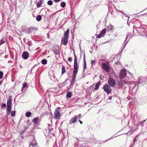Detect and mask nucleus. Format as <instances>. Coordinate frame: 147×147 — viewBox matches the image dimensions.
<instances>
[{
	"instance_id": "obj_1",
	"label": "nucleus",
	"mask_w": 147,
	"mask_h": 147,
	"mask_svg": "<svg viewBox=\"0 0 147 147\" xmlns=\"http://www.w3.org/2000/svg\"><path fill=\"white\" fill-rule=\"evenodd\" d=\"M69 32V29H68L67 30L65 33L64 34V37L61 40V43L62 44L64 45H66L67 44Z\"/></svg>"
},
{
	"instance_id": "obj_2",
	"label": "nucleus",
	"mask_w": 147,
	"mask_h": 147,
	"mask_svg": "<svg viewBox=\"0 0 147 147\" xmlns=\"http://www.w3.org/2000/svg\"><path fill=\"white\" fill-rule=\"evenodd\" d=\"M74 70L73 71V73H77L78 71V69L79 68V66L78 64V60L77 57L75 53L74 54Z\"/></svg>"
},
{
	"instance_id": "obj_3",
	"label": "nucleus",
	"mask_w": 147,
	"mask_h": 147,
	"mask_svg": "<svg viewBox=\"0 0 147 147\" xmlns=\"http://www.w3.org/2000/svg\"><path fill=\"white\" fill-rule=\"evenodd\" d=\"M12 104V100L11 98H9L7 102V115L9 114L11 110V105Z\"/></svg>"
},
{
	"instance_id": "obj_4",
	"label": "nucleus",
	"mask_w": 147,
	"mask_h": 147,
	"mask_svg": "<svg viewBox=\"0 0 147 147\" xmlns=\"http://www.w3.org/2000/svg\"><path fill=\"white\" fill-rule=\"evenodd\" d=\"M60 117V108L58 107L56 109L54 112V118L56 119H59Z\"/></svg>"
},
{
	"instance_id": "obj_5",
	"label": "nucleus",
	"mask_w": 147,
	"mask_h": 147,
	"mask_svg": "<svg viewBox=\"0 0 147 147\" xmlns=\"http://www.w3.org/2000/svg\"><path fill=\"white\" fill-rule=\"evenodd\" d=\"M103 88L104 91L108 94H109L112 91L111 87L107 84H105Z\"/></svg>"
},
{
	"instance_id": "obj_6",
	"label": "nucleus",
	"mask_w": 147,
	"mask_h": 147,
	"mask_svg": "<svg viewBox=\"0 0 147 147\" xmlns=\"http://www.w3.org/2000/svg\"><path fill=\"white\" fill-rule=\"evenodd\" d=\"M126 71L125 69H123L120 72L119 77L121 79H123L126 76Z\"/></svg>"
},
{
	"instance_id": "obj_7",
	"label": "nucleus",
	"mask_w": 147,
	"mask_h": 147,
	"mask_svg": "<svg viewBox=\"0 0 147 147\" xmlns=\"http://www.w3.org/2000/svg\"><path fill=\"white\" fill-rule=\"evenodd\" d=\"M108 83L110 86L113 87L115 85V81L113 79L109 78L108 80Z\"/></svg>"
},
{
	"instance_id": "obj_8",
	"label": "nucleus",
	"mask_w": 147,
	"mask_h": 147,
	"mask_svg": "<svg viewBox=\"0 0 147 147\" xmlns=\"http://www.w3.org/2000/svg\"><path fill=\"white\" fill-rule=\"evenodd\" d=\"M102 68L103 69L107 72H108L110 71L109 67L105 63H103L102 64Z\"/></svg>"
},
{
	"instance_id": "obj_9",
	"label": "nucleus",
	"mask_w": 147,
	"mask_h": 147,
	"mask_svg": "<svg viewBox=\"0 0 147 147\" xmlns=\"http://www.w3.org/2000/svg\"><path fill=\"white\" fill-rule=\"evenodd\" d=\"M77 120V117H74L72 118L71 120L69 121V123L70 124H71L72 123H76Z\"/></svg>"
},
{
	"instance_id": "obj_10",
	"label": "nucleus",
	"mask_w": 147,
	"mask_h": 147,
	"mask_svg": "<svg viewBox=\"0 0 147 147\" xmlns=\"http://www.w3.org/2000/svg\"><path fill=\"white\" fill-rule=\"evenodd\" d=\"M22 57L25 59H27L29 56V54L27 52H24L22 54Z\"/></svg>"
},
{
	"instance_id": "obj_11",
	"label": "nucleus",
	"mask_w": 147,
	"mask_h": 147,
	"mask_svg": "<svg viewBox=\"0 0 147 147\" xmlns=\"http://www.w3.org/2000/svg\"><path fill=\"white\" fill-rule=\"evenodd\" d=\"M29 145L30 146L35 147L36 146V140H33L31 141L30 142Z\"/></svg>"
},
{
	"instance_id": "obj_12",
	"label": "nucleus",
	"mask_w": 147,
	"mask_h": 147,
	"mask_svg": "<svg viewBox=\"0 0 147 147\" xmlns=\"http://www.w3.org/2000/svg\"><path fill=\"white\" fill-rule=\"evenodd\" d=\"M39 120V118L38 117H35L32 120V121L34 122L35 125L36 124L38 123V121Z\"/></svg>"
},
{
	"instance_id": "obj_13",
	"label": "nucleus",
	"mask_w": 147,
	"mask_h": 147,
	"mask_svg": "<svg viewBox=\"0 0 147 147\" xmlns=\"http://www.w3.org/2000/svg\"><path fill=\"white\" fill-rule=\"evenodd\" d=\"M95 87V85L94 84H93L90 87V89L92 91H95L96 90Z\"/></svg>"
},
{
	"instance_id": "obj_14",
	"label": "nucleus",
	"mask_w": 147,
	"mask_h": 147,
	"mask_svg": "<svg viewBox=\"0 0 147 147\" xmlns=\"http://www.w3.org/2000/svg\"><path fill=\"white\" fill-rule=\"evenodd\" d=\"M72 93L71 92H67L66 94V96L67 98H70L71 97Z\"/></svg>"
},
{
	"instance_id": "obj_15",
	"label": "nucleus",
	"mask_w": 147,
	"mask_h": 147,
	"mask_svg": "<svg viewBox=\"0 0 147 147\" xmlns=\"http://www.w3.org/2000/svg\"><path fill=\"white\" fill-rule=\"evenodd\" d=\"M42 4V0H40L39 1H38L37 3V6L38 7H39Z\"/></svg>"
},
{
	"instance_id": "obj_16",
	"label": "nucleus",
	"mask_w": 147,
	"mask_h": 147,
	"mask_svg": "<svg viewBox=\"0 0 147 147\" xmlns=\"http://www.w3.org/2000/svg\"><path fill=\"white\" fill-rule=\"evenodd\" d=\"M100 84V83L99 82H98L96 84L95 87L96 90H97L98 89Z\"/></svg>"
},
{
	"instance_id": "obj_17",
	"label": "nucleus",
	"mask_w": 147,
	"mask_h": 147,
	"mask_svg": "<svg viewBox=\"0 0 147 147\" xmlns=\"http://www.w3.org/2000/svg\"><path fill=\"white\" fill-rule=\"evenodd\" d=\"M77 73H73V75L72 78V82L74 81V80L76 78V76L77 75Z\"/></svg>"
},
{
	"instance_id": "obj_18",
	"label": "nucleus",
	"mask_w": 147,
	"mask_h": 147,
	"mask_svg": "<svg viewBox=\"0 0 147 147\" xmlns=\"http://www.w3.org/2000/svg\"><path fill=\"white\" fill-rule=\"evenodd\" d=\"M34 29L33 27H31L28 29V32L29 33H31L32 32V31Z\"/></svg>"
},
{
	"instance_id": "obj_19",
	"label": "nucleus",
	"mask_w": 147,
	"mask_h": 147,
	"mask_svg": "<svg viewBox=\"0 0 147 147\" xmlns=\"http://www.w3.org/2000/svg\"><path fill=\"white\" fill-rule=\"evenodd\" d=\"M86 60L84 59V67H83V71H85V69L86 68Z\"/></svg>"
},
{
	"instance_id": "obj_20",
	"label": "nucleus",
	"mask_w": 147,
	"mask_h": 147,
	"mask_svg": "<svg viewBox=\"0 0 147 147\" xmlns=\"http://www.w3.org/2000/svg\"><path fill=\"white\" fill-rule=\"evenodd\" d=\"M41 16L40 15H39L36 17V19L37 21H39L41 20Z\"/></svg>"
},
{
	"instance_id": "obj_21",
	"label": "nucleus",
	"mask_w": 147,
	"mask_h": 147,
	"mask_svg": "<svg viewBox=\"0 0 147 147\" xmlns=\"http://www.w3.org/2000/svg\"><path fill=\"white\" fill-rule=\"evenodd\" d=\"M62 75L64 74V73L66 72L64 66L62 65Z\"/></svg>"
},
{
	"instance_id": "obj_22",
	"label": "nucleus",
	"mask_w": 147,
	"mask_h": 147,
	"mask_svg": "<svg viewBox=\"0 0 147 147\" xmlns=\"http://www.w3.org/2000/svg\"><path fill=\"white\" fill-rule=\"evenodd\" d=\"M47 60L45 59H43L42 60L41 63L42 64L45 65L47 63Z\"/></svg>"
},
{
	"instance_id": "obj_23",
	"label": "nucleus",
	"mask_w": 147,
	"mask_h": 147,
	"mask_svg": "<svg viewBox=\"0 0 147 147\" xmlns=\"http://www.w3.org/2000/svg\"><path fill=\"white\" fill-rule=\"evenodd\" d=\"M106 29H104L102 31L100 32V34H102V35H104L106 33Z\"/></svg>"
},
{
	"instance_id": "obj_24",
	"label": "nucleus",
	"mask_w": 147,
	"mask_h": 147,
	"mask_svg": "<svg viewBox=\"0 0 147 147\" xmlns=\"http://www.w3.org/2000/svg\"><path fill=\"white\" fill-rule=\"evenodd\" d=\"M31 113L30 112H27L26 113V116L27 117H29L30 116Z\"/></svg>"
},
{
	"instance_id": "obj_25",
	"label": "nucleus",
	"mask_w": 147,
	"mask_h": 147,
	"mask_svg": "<svg viewBox=\"0 0 147 147\" xmlns=\"http://www.w3.org/2000/svg\"><path fill=\"white\" fill-rule=\"evenodd\" d=\"M16 111H12L11 113V116L12 117H14L15 116Z\"/></svg>"
},
{
	"instance_id": "obj_26",
	"label": "nucleus",
	"mask_w": 147,
	"mask_h": 147,
	"mask_svg": "<svg viewBox=\"0 0 147 147\" xmlns=\"http://www.w3.org/2000/svg\"><path fill=\"white\" fill-rule=\"evenodd\" d=\"M113 26L111 25H110L108 26V29L109 30H113Z\"/></svg>"
},
{
	"instance_id": "obj_27",
	"label": "nucleus",
	"mask_w": 147,
	"mask_h": 147,
	"mask_svg": "<svg viewBox=\"0 0 147 147\" xmlns=\"http://www.w3.org/2000/svg\"><path fill=\"white\" fill-rule=\"evenodd\" d=\"M119 86H120L121 88H122L123 86V84L122 81L119 82Z\"/></svg>"
},
{
	"instance_id": "obj_28",
	"label": "nucleus",
	"mask_w": 147,
	"mask_h": 147,
	"mask_svg": "<svg viewBox=\"0 0 147 147\" xmlns=\"http://www.w3.org/2000/svg\"><path fill=\"white\" fill-rule=\"evenodd\" d=\"M65 6V3L64 2H62L61 4V7H64Z\"/></svg>"
},
{
	"instance_id": "obj_29",
	"label": "nucleus",
	"mask_w": 147,
	"mask_h": 147,
	"mask_svg": "<svg viewBox=\"0 0 147 147\" xmlns=\"http://www.w3.org/2000/svg\"><path fill=\"white\" fill-rule=\"evenodd\" d=\"M53 3V1L51 0H50L48 1L47 4L49 5H52Z\"/></svg>"
},
{
	"instance_id": "obj_30",
	"label": "nucleus",
	"mask_w": 147,
	"mask_h": 147,
	"mask_svg": "<svg viewBox=\"0 0 147 147\" xmlns=\"http://www.w3.org/2000/svg\"><path fill=\"white\" fill-rule=\"evenodd\" d=\"M54 52V53L56 55H58L60 53V52L59 51L57 50H55Z\"/></svg>"
},
{
	"instance_id": "obj_31",
	"label": "nucleus",
	"mask_w": 147,
	"mask_h": 147,
	"mask_svg": "<svg viewBox=\"0 0 147 147\" xmlns=\"http://www.w3.org/2000/svg\"><path fill=\"white\" fill-rule=\"evenodd\" d=\"M5 42V41L3 40V39L1 40L0 41V46L2 44L4 43Z\"/></svg>"
},
{
	"instance_id": "obj_32",
	"label": "nucleus",
	"mask_w": 147,
	"mask_h": 147,
	"mask_svg": "<svg viewBox=\"0 0 147 147\" xmlns=\"http://www.w3.org/2000/svg\"><path fill=\"white\" fill-rule=\"evenodd\" d=\"M6 107V105L5 103H3L2 104L1 106V108H5Z\"/></svg>"
},
{
	"instance_id": "obj_33",
	"label": "nucleus",
	"mask_w": 147,
	"mask_h": 147,
	"mask_svg": "<svg viewBox=\"0 0 147 147\" xmlns=\"http://www.w3.org/2000/svg\"><path fill=\"white\" fill-rule=\"evenodd\" d=\"M3 73L1 71H0V79H2L3 76Z\"/></svg>"
},
{
	"instance_id": "obj_34",
	"label": "nucleus",
	"mask_w": 147,
	"mask_h": 147,
	"mask_svg": "<svg viewBox=\"0 0 147 147\" xmlns=\"http://www.w3.org/2000/svg\"><path fill=\"white\" fill-rule=\"evenodd\" d=\"M27 86V84L26 83H23V88H25Z\"/></svg>"
},
{
	"instance_id": "obj_35",
	"label": "nucleus",
	"mask_w": 147,
	"mask_h": 147,
	"mask_svg": "<svg viewBox=\"0 0 147 147\" xmlns=\"http://www.w3.org/2000/svg\"><path fill=\"white\" fill-rule=\"evenodd\" d=\"M102 35H103L102 34H100V33L99 34L97 35V37L98 38H101L102 37Z\"/></svg>"
},
{
	"instance_id": "obj_36",
	"label": "nucleus",
	"mask_w": 147,
	"mask_h": 147,
	"mask_svg": "<svg viewBox=\"0 0 147 147\" xmlns=\"http://www.w3.org/2000/svg\"><path fill=\"white\" fill-rule=\"evenodd\" d=\"M95 63V61L92 60L91 61V63L92 65H93Z\"/></svg>"
},
{
	"instance_id": "obj_37",
	"label": "nucleus",
	"mask_w": 147,
	"mask_h": 147,
	"mask_svg": "<svg viewBox=\"0 0 147 147\" xmlns=\"http://www.w3.org/2000/svg\"><path fill=\"white\" fill-rule=\"evenodd\" d=\"M116 10L117 12H119L121 13H123V12L122 11H121L120 10L117 9H116Z\"/></svg>"
},
{
	"instance_id": "obj_38",
	"label": "nucleus",
	"mask_w": 147,
	"mask_h": 147,
	"mask_svg": "<svg viewBox=\"0 0 147 147\" xmlns=\"http://www.w3.org/2000/svg\"><path fill=\"white\" fill-rule=\"evenodd\" d=\"M81 114H79L78 115L76 116L75 117H77V119L78 118L80 119L81 117Z\"/></svg>"
},
{
	"instance_id": "obj_39",
	"label": "nucleus",
	"mask_w": 147,
	"mask_h": 147,
	"mask_svg": "<svg viewBox=\"0 0 147 147\" xmlns=\"http://www.w3.org/2000/svg\"><path fill=\"white\" fill-rule=\"evenodd\" d=\"M68 60L69 62H71L72 61V59L71 57H68Z\"/></svg>"
},
{
	"instance_id": "obj_40",
	"label": "nucleus",
	"mask_w": 147,
	"mask_h": 147,
	"mask_svg": "<svg viewBox=\"0 0 147 147\" xmlns=\"http://www.w3.org/2000/svg\"><path fill=\"white\" fill-rule=\"evenodd\" d=\"M145 120H144L143 121H142L140 123V124H141V125L142 126L143 125V124L145 122Z\"/></svg>"
},
{
	"instance_id": "obj_41",
	"label": "nucleus",
	"mask_w": 147,
	"mask_h": 147,
	"mask_svg": "<svg viewBox=\"0 0 147 147\" xmlns=\"http://www.w3.org/2000/svg\"><path fill=\"white\" fill-rule=\"evenodd\" d=\"M55 2H57L59 1L60 0H53Z\"/></svg>"
},
{
	"instance_id": "obj_42",
	"label": "nucleus",
	"mask_w": 147,
	"mask_h": 147,
	"mask_svg": "<svg viewBox=\"0 0 147 147\" xmlns=\"http://www.w3.org/2000/svg\"><path fill=\"white\" fill-rule=\"evenodd\" d=\"M109 100H111L112 99V97L111 96H110L109 97Z\"/></svg>"
},
{
	"instance_id": "obj_43",
	"label": "nucleus",
	"mask_w": 147,
	"mask_h": 147,
	"mask_svg": "<svg viewBox=\"0 0 147 147\" xmlns=\"http://www.w3.org/2000/svg\"><path fill=\"white\" fill-rule=\"evenodd\" d=\"M79 121L80 122V123L81 124H82V123H83V122H82L80 120H79Z\"/></svg>"
},
{
	"instance_id": "obj_44",
	"label": "nucleus",
	"mask_w": 147,
	"mask_h": 147,
	"mask_svg": "<svg viewBox=\"0 0 147 147\" xmlns=\"http://www.w3.org/2000/svg\"><path fill=\"white\" fill-rule=\"evenodd\" d=\"M84 59L85 60V55L84 56Z\"/></svg>"
},
{
	"instance_id": "obj_45",
	"label": "nucleus",
	"mask_w": 147,
	"mask_h": 147,
	"mask_svg": "<svg viewBox=\"0 0 147 147\" xmlns=\"http://www.w3.org/2000/svg\"><path fill=\"white\" fill-rule=\"evenodd\" d=\"M134 142H135L136 141H137V140L135 138L134 139Z\"/></svg>"
},
{
	"instance_id": "obj_46",
	"label": "nucleus",
	"mask_w": 147,
	"mask_h": 147,
	"mask_svg": "<svg viewBox=\"0 0 147 147\" xmlns=\"http://www.w3.org/2000/svg\"><path fill=\"white\" fill-rule=\"evenodd\" d=\"M123 14L124 15H125V16H127V14H125L124 13H123Z\"/></svg>"
},
{
	"instance_id": "obj_47",
	"label": "nucleus",
	"mask_w": 147,
	"mask_h": 147,
	"mask_svg": "<svg viewBox=\"0 0 147 147\" xmlns=\"http://www.w3.org/2000/svg\"><path fill=\"white\" fill-rule=\"evenodd\" d=\"M2 82V81H1V80H0V85L1 84Z\"/></svg>"
},
{
	"instance_id": "obj_48",
	"label": "nucleus",
	"mask_w": 147,
	"mask_h": 147,
	"mask_svg": "<svg viewBox=\"0 0 147 147\" xmlns=\"http://www.w3.org/2000/svg\"><path fill=\"white\" fill-rule=\"evenodd\" d=\"M127 37H128V36H127L126 37V39H127Z\"/></svg>"
},
{
	"instance_id": "obj_49",
	"label": "nucleus",
	"mask_w": 147,
	"mask_h": 147,
	"mask_svg": "<svg viewBox=\"0 0 147 147\" xmlns=\"http://www.w3.org/2000/svg\"><path fill=\"white\" fill-rule=\"evenodd\" d=\"M116 64H118V63L117 62H116Z\"/></svg>"
}]
</instances>
